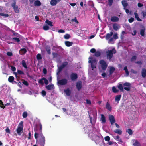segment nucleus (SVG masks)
Returning a JSON list of instances; mask_svg holds the SVG:
<instances>
[{"label": "nucleus", "mask_w": 146, "mask_h": 146, "mask_svg": "<svg viewBox=\"0 0 146 146\" xmlns=\"http://www.w3.org/2000/svg\"><path fill=\"white\" fill-rule=\"evenodd\" d=\"M39 138L37 141V143L38 144L40 145V146H44L45 144V137L43 136L42 134L41 135H39L38 137Z\"/></svg>", "instance_id": "obj_1"}, {"label": "nucleus", "mask_w": 146, "mask_h": 146, "mask_svg": "<svg viewBox=\"0 0 146 146\" xmlns=\"http://www.w3.org/2000/svg\"><path fill=\"white\" fill-rule=\"evenodd\" d=\"M106 53L107 59L111 60L113 57V53H116V51L115 48H114L112 50L107 51Z\"/></svg>", "instance_id": "obj_2"}, {"label": "nucleus", "mask_w": 146, "mask_h": 146, "mask_svg": "<svg viewBox=\"0 0 146 146\" xmlns=\"http://www.w3.org/2000/svg\"><path fill=\"white\" fill-rule=\"evenodd\" d=\"M89 60L88 62L91 63V67L92 70L96 68V65L97 64L96 61L95 59H93L92 57H90L89 58Z\"/></svg>", "instance_id": "obj_3"}, {"label": "nucleus", "mask_w": 146, "mask_h": 146, "mask_svg": "<svg viewBox=\"0 0 146 146\" xmlns=\"http://www.w3.org/2000/svg\"><path fill=\"white\" fill-rule=\"evenodd\" d=\"M23 121L21 122L19 124L17 128L16 129L17 133L19 135H20L21 134V131L23 130Z\"/></svg>", "instance_id": "obj_4"}, {"label": "nucleus", "mask_w": 146, "mask_h": 146, "mask_svg": "<svg viewBox=\"0 0 146 146\" xmlns=\"http://www.w3.org/2000/svg\"><path fill=\"white\" fill-rule=\"evenodd\" d=\"M39 131L38 133L35 132L34 134V137L35 138L37 139L39 135H41L42 133V126L40 123L39 124Z\"/></svg>", "instance_id": "obj_5"}, {"label": "nucleus", "mask_w": 146, "mask_h": 146, "mask_svg": "<svg viewBox=\"0 0 146 146\" xmlns=\"http://www.w3.org/2000/svg\"><path fill=\"white\" fill-rule=\"evenodd\" d=\"M16 3L15 1L12 3L11 6L13 7L14 11L16 13H19V10L17 5H16Z\"/></svg>", "instance_id": "obj_6"}, {"label": "nucleus", "mask_w": 146, "mask_h": 146, "mask_svg": "<svg viewBox=\"0 0 146 146\" xmlns=\"http://www.w3.org/2000/svg\"><path fill=\"white\" fill-rule=\"evenodd\" d=\"M100 62L102 69L106 70L107 68V65L105 61L103 60H101L100 61Z\"/></svg>", "instance_id": "obj_7"}, {"label": "nucleus", "mask_w": 146, "mask_h": 146, "mask_svg": "<svg viewBox=\"0 0 146 146\" xmlns=\"http://www.w3.org/2000/svg\"><path fill=\"white\" fill-rule=\"evenodd\" d=\"M67 83V80L65 78L62 79L58 81L57 83L60 85H66Z\"/></svg>", "instance_id": "obj_8"}, {"label": "nucleus", "mask_w": 146, "mask_h": 146, "mask_svg": "<svg viewBox=\"0 0 146 146\" xmlns=\"http://www.w3.org/2000/svg\"><path fill=\"white\" fill-rule=\"evenodd\" d=\"M68 64V63L67 62H63L62 64L58 68V72H60L64 67Z\"/></svg>", "instance_id": "obj_9"}, {"label": "nucleus", "mask_w": 146, "mask_h": 146, "mask_svg": "<svg viewBox=\"0 0 146 146\" xmlns=\"http://www.w3.org/2000/svg\"><path fill=\"white\" fill-rule=\"evenodd\" d=\"M70 78L72 81H74L78 78V75L76 73H72L70 75Z\"/></svg>", "instance_id": "obj_10"}, {"label": "nucleus", "mask_w": 146, "mask_h": 146, "mask_svg": "<svg viewBox=\"0 0 146 146\" xmlns=\"http://www.w3.org/2000/svg\"><path fill=\"white\" fill-rule=\"evenodd\" d=\"M109 120L111 125H113L115 122V119L114 117L112 115H109Z\"/></svg>", "instance_id": "obj_11"}, {"label": "nucleus", "mask_w": 146, "mask_h": 146, "mask_svg": "<svg viewBox=\"0 0 146 146\" xmlns=\"http://www.w3.org/2000/svg\"><path fill=\"white\" fill-rule=\"evenodd\" d=\"M61 0H51L50 1V5L52 6L56 5L58 3L60 2Z\"/></svg>", "instance_id": "obj_12"}, {"label": "nucleus", "mask_w": 146, "mask_h": 146, "mask_svg": "<svg viewBox=\"0 0 146 146\" xmlns=\"http://www.w3.org/2000/svg\"><path fill=\"white\" fill-rule=\"evenodd\" d=\"M76 88L77 90L79 91L82 88V82L81 81H79L77 82L76 85Z\"/></svg>", "instance_id": "obj_13"}, {"label": "nucleus", "mask_w": 146, "mask_h": 146, "mask_svg": "<svg viewBox=\"0 0 146 146\" xmlns=\"http://www.w3.org/2000/svg\"><path fill=\"white\" fill-rule=\"evenodd\" d=\"M113 27L115 30L117 31L120 28V26L117 23H114L113 25Z\"/></svg>", "instance_id": "obj_14"}, {"label": "nucleus", "mask_w": 146, "mask_h": 146, "mask_svg": "<svg viewBox=\"0 0 146 146\" xmlns=\"http://www.w3.org/2000/svg\"><path fill=\"white\" fill-rule=\"evenodd\" d=\"M14 74L16 77L17 78V75L18 74L19 75H24V73L23 71L21 70H17V72H15Z\"/></svg>", "instance_id": "obj_15"}, {"label": "nucleus", "mask_w": 146, "mask_h": 146, "mask_svg": "<svg viewBox=\"0 0 146 146\" xmlns=\"http://www.w3.org/2000/svg\"><path fill=\"white\" fill-rule=\"evenodd\" d=\"M111 20L113 22H116L119 21V19L117 17L114 16L111 18Z\"/></svg>", "instance_id": "obj_16"}, {"label": "nucleus", "mask_w": 146, "mask_h": 146, "mask_svg": "<svg viewBox=\"0 0 146 146\" xmlns=\"http://www.w3.org/2000/svg\"><path fill=\"white\" fill-rule=\"evenodd\" d=\"M106 108L109 111H111V107L110 103L107 102L106 103Z\"/></svg>", "instance_id": "obj_17"}, {"label": "nucleus", "mask_w": 146, "mask_h": 146, "mask_svg": "<svg viewBox=\"0 0 146 146\" xmlns=\"http://www.w3.org/2000/svg\"><path fill=\"white\" fill-rule=\"evenodd\" d=\"M113 33L112 31L110 32V33H107L106 34L105 37V39L106 40H108L113 35Z\"/></svg>", "instance_id": "obj_18"}, {"label": "nucleus", "mask_w": 146, "mask_h": 146, "mask_svg": "<svg viewBox=\"0 0 146 146\" xmlns=\"http://www.w3.org/2000/svg\"><path fill=\"white\" fill-rule=\"evenodd\" d=\"M133 142L134 143L133 145L134 146H141L140 143L137 140H134Z\"/></svg>", "instance_id": "obj_19"}, {"label": "nucleus", "mask_w": 146, "mask_h": 146, "mask_svg": "<svg viewBox=\"0 0 146 146\" xmlns=\"http://www.w3.org/2000/svg\"><path fill=\"white\" fill-rule=\"evenodd\" d=\"M65 44L66 46L67 47H70L72 45L73 42H72L66 41L65 42Z\"/></svg>", "instance_id": "obj_20"}, {"label": "nucleus", "mask_w": 146, "mask_h": 146, "mask_svg": "<svg viewBox=\"0 0 146 146\" xmlns=\"http://www.w3.org/2000/svg\"><path fill=\"white\" fill-rule=\"evenodd\" d=\"M34 5L35 6L39 7L41 5V3L39 1L36 0L34 2Z\"/></svg>", "instance_id": "obj_21"}, {"label": "nucleus", "mask_w": 146, "mask_h": 146, "mask_svg": "<svg viewBox=\"0 0 146 146\" xmlns=\"http://www.w3.org/2000/svg\"><path fill=\"white\" fill-rule=\"evenodd\" d=\"M27 52V50L25 48L21 49L19 51V53L21 55H23Z\"/></svg>", "instance_id": "obj_22"}, {"label": "nucleus", "mask_w": 146, "mask_h": 146, "mask_svg": "<svg viewBox=\"0 0 146 146\" xmlns=\"http://www.w3.org/2000/svg\"><path fill=\"white\" fill-rule=\"evenodd\" d=\"M145 27L143 26V28L140 29V34L142 36H144L145 35Z\"/></svg>", "instance_id": "obj_23"}, {"label": "nucleus", "mask_w": 146, "mask_h": 146, "mask_svg": "<svg viewBox=\"0 0 146 146\" xmlns=\"http://www.w3.org/2000/svg\"><path fill=\"white\" fill-rule=\"evenodd\" d=\"M64 92L66 93L67 96H69L71 94V92L69 89L68 88L64 90Z\"/></svg>", "instance_id": "obj_24"}, {"label": "nucleus", "mask_w": 146, "mask_h": 146, "mask_svg": "<svg viewBox=\"0 0 146 146\" xmlns=\"http://www.w3.org/2000/svg\"><path fill=\"white\" fill-rule=\"evenodd\" d=\"M142 76L143 77H145L146 76V70L145 68H143L141 72Z\"/></svg>", "instance_id": "obj_25"}, {"label": "nucleus", "mask_w": 146, "mask_h": 146, "mask_svg": "<svg viewBox=\"0 0 146 146\" xmlns=\"http://www.w3.org/2000/svg\"><path fill=\"white\" fill-rule=\"evenodd\" d=\"M101 120L102 121V122L103 123H105L106 122V120L105 116L102 114H101Z\"/></svg>", "instance_id": "obj_26"}, {"label": "nucleus", "mask_w": 146, "mask_h": 146, "mask_svg": "<svg viewBox=\"0 0 146 146\" xmlns=\"http://www.w3.org/2000/svg\"><path fill=\"white\" fill-rule=\"evenodd\" d=\"M124 8H126L128 5L127 1L125 0H123L121 2Z\"/></svg>", "instance_id": "obj_27"}, {"label": "nucleus", "mask_w": 146, "mask_h": 146, "mask_svg": "<svg viewBox=\"0 0 146 146\" xmlns=\"http://www.w3.org/2000/svg\"><path fill=\"white\" fill-rule=\"evenodd\" d=\"M114 132L119 135H121L122 132L121 130L118 129H115L114 131Z\"/></svg>", "instance_id": "obj_28"}, {"label": "nucleus", "mask_w": 146, "mask_h": 146, "mask_svg": "<svg viewBox=\"0 0 146 146\" xmlns=\"http://www.w3.org/2000/svg\"><path fill=\"white\" fill-rule=\"evenodd\" d=\"M134 15L135 16V18L137 19V20L139 21H142V20L140 19L137 13L135 12L134 13Z\"/></svg>", "instance_id": "obj_29"}, {"label": "nucleus", "mask_w": 146, "mask_h": 146, "mask_svg": "<svg viewBox=\"0 0 146 146\" xmlns=\"http://www.w3.org/2000/svg\"><path fill=\"white\" fill-rule=\"evenodd\" d=\"M54 87V85L52 84L46 86V88L48 90H51Z\"/></svg>", "instance_id": "obj_30"}, {"label": "nucleus", "mask_w": 146, "mask_h": 146, "mask_svg": "<svg viewBox=\"0 0 146 146\" xmlns=\"http://www.w3.org/2000/svg\"><path fill=\"white\" fill-rule=\"evenodd\" d=\"M14 79V78L13 76H10L8 78V81L9 82L13 83Z\"/></svg>", "instance_id": "obj_31"}, {"label": "nucleus", "mask_w": 146, "mask_h": 146, "mask_svg": "<svg viewBox=\"0 0 146 146\" xmlns=\"http://www.w3.org/2000/svg\"><path fill=\"white\" fill-rule=\"evenodd\" d=\"M115 70V68L113 66L111 67L110 69V75L112 74Z\"/></svg>", "instance_id": "obj_32"}, {"label": "nucleus", "mask_w": 146, "mask_h": 146, "mask_svg": "<svg viewBox=\"0 0 146 146\" xmlns=\"http://www.w3.org/2000/svg\"><path fill=\"white\" fill-rule=\"evenodd\" d=\"M45 49L48 53L49 54H50L51 50L50 47L48 46H47L45 47Z\"/></svg>", "instance_id": "obj_33"}, {"label": "nucleus", "mask_w": 146, "mask_h": 146, "mask_svg": "<svg viewBox=\"0 0 146 146\" xmlns=\"http://www.w3.org/2000/svg\"><path fill=\"white\" fill-rule=\"evenodd\" d=\"M21 64L25 68L27 69L28 68V67L26 64V62L25 60H23L22 61Z\"/></svg>", "instance_id": "obj_34"}, {"label": "nucleus", "mask_w": 146, "mask_h": 146, "mask_svg": "<svg viewBox=\"0 0 146 146\" xmlns=\"http://www.w3.org/2000/svg\"><path fill=\"white\" fill-rule=\"evenodd\" d=\"M121 95H119L116 96L115 98V100L117 102H119L120 99Z\"/></svg>", "instance_id": "obj_35"}, {"label": "nucleus", "mask_w": 146, "mask_h": 146, "mask_svg": "<svg viewBox=\"0 0 146 146\" xmlns=\"http://www.w3.org/2000/svg\"><path fill=\"white\" fill-rule=\"evenodd\" d=\"M45 22L50 26H53V22L48 20H46Z\"/></svg>", "instance_id": "obj_36"}, {"label": "nucleus", "mask_w": 146, "mask_h": 146, "mask_svg": "<svg viewBox=\"0 0 146 146\" xmlns=\"http://www.w3.org/2000/svg\"><path fill=\"white\" fill-rule=\"evenodd\" d=\"M118 88L121 91H123V88L122 85L121 84H118L117 86Z\"/></svg>", "instance_id": "obj_37"}, {"label": "nucleus", "mask_w": 146, "mask_h": 146, "mask_svg": "<svg viewBox=\"0 0 146 146\" xmlns=\"http://www.w3.org/2000/svg\"><path fill=\"white\" fill-rule=\"evenodd\" d=\"M126 132L128 133L129 135H131L133 133V131L130 129H128L127 130Z\"/></svg>", "instance_id": "obj_38"}, {"label": "nucleus", "mask_w": 146, "mask_h": 146, "mask_svg": "<svg viewBox=\"0 0 146 146\" xmlns=\"http://www.w3.org/2000/svg\"><path fill=\"white\" fill-rule=\"evenodd\" d=\"M101 55V53L99 51H96L95 53V56L96 57H98L100 56Z\"/></svg>", "instance_id": "obj_39"}, {"label": "nucleus", "mask_w": 146, "mask_h": 146, "mask_svg": "<svg viewBox=\"0 0 146 146\" xmlns=\"http://www.w3.org/2000/svg\"><path fill=\"white\" fill-rule=\"evenodd\" d=\"M64 38L66 39H68L70 38V36L69 34H66L64 35Z\"/></svg>", "instance_id": "obj_40"}, {"label": "nucleus", "mask_w": 146, "mask_h": 146, "mask_svg": "<svg viewBox=\"0 0 146 146\" xmlns=\"http://www.w3.org/2000/svg\"><path fill=\"white\" fill-rule=\"evenodd\" d=\"M116 140L119 141L120 142L122 143V139L120 138V137L118 135H117L115 138Z\"/></svg>", "instance_id": "obj_41"}, {"label": "nucleus", "mask_w": 146, "mask_h": 146, "mask_svg": "<svg viewBox=\"0 0 146 146\" xmlns=\"http://www.w3.org/2000/svg\"><path fill=\"white\" fill-rule=\"evenodd\" d=\"M12 40H15L16 42L19 43L20 41V40L18 37H14L12 39Z\"/></svg>", "instance_id": "obj_42"}, {"label": "nucleus", "mask_w": 146, "mask_h": 146, "mask_svg": "<svg viewBox=\"0 0 146 146\" xmlns=\"http://www.w3.org/2000/svg\"><path fill=\"white\" fill-rule=\"evenodd\" d=\"M124 70L125 71L126 75L128 76L129 74V71L127 69V67L125 66L124 68Z\"/></svg>", "instance_id": "obj_43"}, {"label": "nucleus", "mask_w": 146, "mask_h": 146, "mask_svg": "<svg viewBox=\"0 0 146 146\" xmlns=\"http://www.w3.org/2000/svg\"><path fill=\"white\" fill-rule=\"evenodd\" d=\"M112 91L114 93H116L119 90H117L115 86H113L112 88Z\"/></svg>", "instance_id": "obj_44"}, {"label": "nucleus", "mask_w": 146, "mask_h": 146, "mask_svg": "<svg viewBox=\"0 0 146 146\" xmlns=\"http://www.w3.org/2000/svg\"><path fill=\"white\" fill-rule=\"evenodd\" d=\"M22 83L25 86H28L29 85V83L27 81L25 80H22Z\"/></svg>", "instance_id": "obj_45"}, {"label": "nucleus", "mask_w": 146, "mask_h": 146, "mask_svg": "<svg viewBox=\"0 0 146 146\" xmlns=\"http://www.w3.org/2000/svg\"><path fill=\"white\" fill-rule=\"evenodd\" d=\"M71 21L72 22H74L77 24H78L79 23V22L77 20L76 18V17H75L74 19H72L71 20Z\"/></svg>", "instance_id": "obj_46"}, {"label": "nucleus", "mask_w": 146, "mask_h": 146, "mask_svg": "<svg viewBox=\"0 0 146 146\" xmlns=\"http://www.w3.org/2000/svg\"><path fill=\"white\" fill-rule=\"evenodd\" d=\"M0 16L3 17H8L9 16V15L8 14L0 12Z\"/></svg>", "instance_id": "obj_47"}, {"label": "nucleus", "mask_w": 146, "mask_h": 146, "mask_svg": "<svg viewBox=\"0 0 146 146\" xmlns=\"http://www.w3.org/2000/svg\"><path fill=\"white\" fill-rule=\"evenodd\" d=\"M23 118H26L27 116V113L26 111H24L23 113Z\"/></svg>", "instance_id": "obj_48"}, {"label": "nucleus", "mask_w": 146, "mask_h": 146, "mask_svg": "<svg viewBox=\"0 0 146 146\" xmlns=\"http://www.w3.org/2000/svg\"><path fill=\"white\" fill-rule=\"evenodd\" d=\"M0 107L4 109L5 108V106L4 105L2 101L0 100Z\"/></svg>", "instance_id": "obj_49"}, {"label": "nucleus", "mask_w": 146, "mask_h": 146, "mask_svg": "<svg viewBox=\"0 0 146 146\" xmlns=\"http://www.w3.org/2000/svg\"><path fill=\"white\" fill-rule=\"evenodd\" d=\"M43 29L45 31L48 30L49 29V27L48 25H44L43 26Z\"/></svg>", "instance_id": "obj_50"}, {"label": "nucleus", "mask_w": 146, "mask_h": 146, "mask_svg": "<svg viewBox=\"0 0 146 146\" xmlns=\"http://www.w3.org/2000/svg\"><path fill=\"white\" fill-rule=\"evenodd\" d=\"M137 59V56H132L131 59V62Z\"/></svg>", "instance_id": "obj_51"}, {"label": "nucleus", "mask_w": 146, "mask_h": 146, "mask_svg": "<svg viewBox=\"0 0 146 146\" xmlns=\"http://www.w3.org/2000/svg\"><path fill=\"white\" fill-rule=\"evenodd\" d=\"M108 1L109 2V6L110 7L111 6L113 2V0H108Z\"/></svg>", "instance_id": "obj_52"}, {"label": "nucleus", "mask_w": 146, "mask_h": 146, "mask_svg": "<svg viewBox=\"0 0 146 146\" xmlns=\"http://www.w3.org/2000/svg\"><path fill=\"white\" fill-rule=\"evenodd\" d=\"M36 58L38 60H41L42 59L41 55L40 54H38L36 56Z\"/></svg>", "instance_id": "obj_53"}, {"label": "nucleus", "mask_w": 146, "mask_h": 146, "mask_svg": "<svg viewBox=\"0 0 146 146\" xmlns=\"http://www.w3.org/2000/svg\"><path fill=\"white\" fill-rule=\"evenodd\" d=\"M104 139L105 141L108 142L110 140V137L109 136H107L104 137Z\"/></svg>", "instance_id": "obj_54"}, {"label": "nucleus", "mask_w": 146, "mask_h": 146, "mask_svg": "<svg viewBox=\"0 0 146 146\" xmlns=\"http://www.w3.org/2000/svg\"><path fill=\"white\" fill-rule=\"evenodd\" d=\"M43 79L44 81V83L46 85L48 84L49 82L48 80L44 77H43Z\"/></svg>", "instance_id": "obj_55"}, {"label": "nucleus", "mask_w": 146, "mask_h": 146, "mask_svg": "<svg viewBox=\"0 0 146 146\" xmlns=\"http://www.w3.org/2000/svg\"><path fill=\"white\" fill-rule=\"evenodd\" d=\"M113 38L115 39H117L118 38L117 36V33H115L113 35Z\"/></svg>", "instance_id": "obj_56"}, {"label": "nucleus", "mask_w": 146, "mask_h": 146, "mask_svg": "<svg viewBox=\"0 0 146 146\" xmlns=\"http://www.w3.org/2000/svg\"><path fill=\"white\" fill-rule=\"evenodd\" d=\"M13 35L14 36L18 38H20V35L19 34L15 32L14 33Z\"/></svg>", "instance_id": "obj_57"}, {"label": "nucleus", "mask_w": 146, "mask_h": 146, "mask_svg": "<svg viewBox=\"0 0 146 146\" xmlns=\"http://www.w3.org/2000/svg\"><path fill=\"white\" fill-rule=\"evenodd\" d=\"M124 89L126 90L129 91L130 90V86H127V87H125Z\"/></svg>", "instance_id": "obj_58"}, {"label": "nucleus", "mask_w": 146, "mask_h": 146, "mask_svg": "<svg viewBox=\"0 0 146 146\" xmlns=\"http://www.w3.org/2000/svg\"><path fill=\"white\" fill-rule=\"evenodd\" d=\"M43 78H42L41 79H40L38 81V82L40 84L42 85L43 84L44 82L43 81Z\"/></svg>", "instance_id": "obj_59"}, {"label": "nucleus", "mask_w": 146, "mask_h": 146, "mask_svg": "<svg viewBox=\"0 0 146 146\" xmlns=\"http://www.w3.org/2000/svg\"><path fill=\"white\" fill-rule=\"evenodd\" d=\"M123 85L124 86H131V84L130 83H128V82H125L123 84Z\"/></svg>", "instance_id": "obj_60"}, {"label": "nucleus", "mask_w": 146, "mask_h": 146, "mask_svg": "<svg viewBox=\"0 0 146 146\" xmlns=\"http://www.w3.org/2000/svg\"><path fill=\"white\" fill-rule=\"evenodd\" d=\"M53 55V58H55L57 57L58 56V54L56 53L53 52L52 53Z\"/></svg>", "instance_id": "obj_61"}, {"label": "nucleus", "mask_w": 146, "mask_h": 146, "mask_svg": "<svg viewBox=\"0 0 146 146\" xmlns=\"http://www.w3.org/2000/svg\"><path fill=\"white\" fill-rule=\"evenodd\" d=\"M134 20V18L132 17H131L129 19L128 21L129 23H131Z\"/></svg>", "instance_id": "obj_62"}, {"label": "nucleus", "mask_w": 146, "mask_h": 146, "mask_svg": "<svg viewBox=\"0 0 146 146\" xmlns=\"http://www.w3.org/2000/svg\"><path fill=\"white\" fill-rule=\"evenodd\" d=\"M96 51V50L94 48L91 49L90 50V52L92 53H95Z\"/></svg>", "instance_id": "obj_63"}, {"label": "nucleus", "mask_w": 146, "mask_h": 146, "mask_svg": "<svg viewBox=\"0 0 146 146\" xmlns=\"http://www.w3.org/2000/svg\"><path fill=\"white\" fill-rule=\"evenodd\" d=\"M142 15L143 17H145L146 16V12L144 11H142L141 12Z\"/></svg>", "instance_id": "obj_64"}]
</instances>
